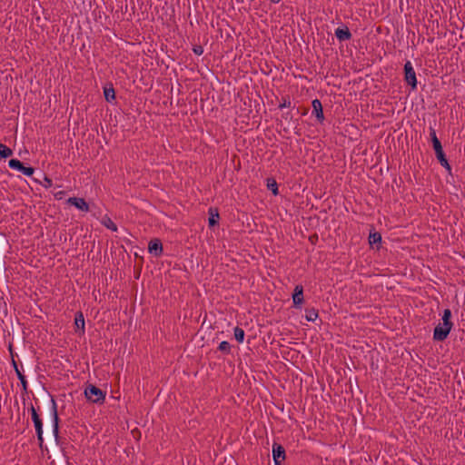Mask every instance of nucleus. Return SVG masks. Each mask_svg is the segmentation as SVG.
I'll use <instances>...</instances> for the list:
<instances>
[{
	"label": "nucleus",
	"mask_w": 465,
	"mask_h": 465,
	"mask_svg": "<svg viewBox=\"0 0 465 465\" xmlns=\"http://www.w3.org/2000/svg\"><path fill=\"white\" fill-rule=\"evenodd\" d=\"M451 312L450 309H445L442 314V322H440L433 331V340L436 341H443L447 339L450 334L453 323L450 321Z\"/></svg>",
	"instance_id": "nucleus-1"
},
{
	"label": "nucleus",
	"mask_w": 465,
	"mask_h": 465,
	"mask_svg": "<svg viewBox=\"0 0 465 465\" xmlns=\"http://www.w3.org/2000/svg\"><path fill=\"white\" fill-rule=\"evenodd\" d=\"M28 411L31 412V417H32V420L35 425L39 447L43 448V444H44L43 420H42L37 410L34 407L33 404L30 405V407L28 408Z\"/></svg>",
	"instance_id": "nucleus-2"
},
{
	"label": "nucleus",
	"mask_w": 465,
	"mask_h": 465,
	"mask_svg": "<svg viewBox=\"0 0 465 465\" xmlns=\"http://www.w3.org/2000/svg\"><path fill=\"white\" fill-rule=\"evenodd\" d=\"M84 396L93 403H103L104 401L105 392L93 384H88L84 389Z\"/></svg>",
	"instance_id": "nucleus-3"
},
{
	"label": "nucleus",
	"mask_w": 465,
	"mask_h": 465,
	"mask_svg": "<svg viewBox=\"0 0 465 465\" xmlns=\"http://www.w3.org/2000/svg\"><path fill=\"white\" fill-rule=\"evenodd\" d=\"M50 403H51V416H52V421H53V434H54L55 441L58 443L59 439H60V436H59L60 418L58 416L57 404H56V401L54 399V397H51Z\"/></svg>",
	"instance_id": "nucleus-4"
},
{
	"label": "nucleus",
	"mask_w": 465,
	"mask_h": 465,
	"mask_svg": "<svg viewBox=\"0 0 465 465\" xmlns=\"http://www.w3.org/2000/svg\"><path fill=\"white\" fill-rule=\"evenodd\" d=\"M8 166L13 169L16 170L18 172H21L23 174L26 176H32L35 173V168L31 166H25L24 163L15 158L10 159L8 162Z\"/></svg>",
	"instance_id": "nucleus-5"
},
{
	"label": "nucleus",
	"mask_w": 465,
	"mask_h": 465,
	"mask_svg": "<svg viewBox=\"0 0 465 465\" xmlns=\"http://www.w3.org/2000/svg\"><path fill=\"white\" fill-rule=\"evenodd\" d=\"M404 79L408 84H410L412 89H416L417 87V78L414 68L411 64V61H407L404 64Z\"/></svg>",
	"instance_id": "nucleus-6"
},
{
	"label": "nucleus",
	"mask_w": 465,
	"mask_h": 465,
	"mask_svg": "<svg viewBox=\"0 0 465 465\" xmlns=\"http://www.w3.org/2000/svg\"><path fill=\"white\" fill-rule=\"evenodd\" d=\"M272 457L275 465H281L285 460V450L282 445L274 443L272 445Z\"/></svg>",
	"instance_id": "nucleus-7"
},
{
	"label": "nucleus",
	"mask_w": 465,
	"mask_h": 465,
	"mask_svg": "<svg viewBox=\"0 0 465 465\" xmlns=\"http://www.w3.org/2000/svg\"><path fill=\"white\" fill-rule=\"evenodd\" d=\"M67 203L74 206L78 210L82 212H89V204L86 203V201L84 198L79 197H70L67 199Z\"/></svg>",
	"instance_id": "nucleus-8"
},
{
	"label": "nucleus",
	"mask_w": 465,
	"mask_h": 465,
	"mask_svg": "<svg viewBox=\"0 0 465 465\" xmlns=\"http://www.w3.org/2000/svg\"><path fill=\"white\" fill-rule=\"evenodd\" d=\"M147 251L156 257L160 256L163 252L162 242L157 238L151 240L148 244Z\"/></svg>",
	"instance_id": "nucleus-9"
},
{
	"label": "nucleus",
	"mask_w": 465,
	"mask_h": 465,
	"mask_svg": "<svg viewBox=\"0 0 465 465\" xmlns=\"http://www.w3.org/2000/svg\"><path fill=\"white\" fill-rule=\"evenodd\" d=\"M292 302L294 307L300 308L303 302V288L302 285H296L292 294Z\"/></svg>",
	"instance_id": "nucleus-10"
},
{
	"label": "nucleus",
	"mask_w": 465,
	"mask_h": 465,
	"mask_svg": "<svg viewBox=\"0 0 465 465\" xmlns=\"http://www.w3.org/2000/svg\"><path fill=\"white\" fill-rule=\"evenodd\" d=\"M104 99L108 103L115 101V91L112 83H108L104 86Z\"/></svg>",
	"instance_id": "nucleus-11"
},
{
	"label": "nucleus",
	"mask_w": 465,
	"mask_h": 465,
	"mask_svg": "<svg viewBox=\"0 0 465 465\" xmlns=\"http://www.w3.org/2000/svg\"><path fill=\"white\" fill-rule=\"evenodd\" d=\"M334 35L339 41H348L351 38V34L347 26L338 27Z\"/></svg>",
	"instance_id": "nucleus-12"
},
{
	"label": "nucleus",
	"mask_w": 465,
	"mask_h": 465,
	"mask_svg": "<svg viewBox=\"0 0 465 465\" xmlns=\"http://www.w3.org/2000/svg\"><path fill=\"white\" fill-rule=\"evenodd\" d=\"M313 114H315L317 120L322 123L324 120L322 105L319 99H314L312 103Z\"/></svg>",
	"instance_id": "nucleus-13"
},
{
	"label": "nucleus",
	"mask_w": 465,
	"mask_h": 465,
	"mask_svg": "<svg viewBox=\"0 0 465 465\" xmlns=\"http://www.w3.org/2000/svg\"><path fill=\"white\" fill-rule=\"evenodd\" d=\"M434 151H435L436 157L439 160L440 163L444 168H446L448 171H450L451 168H450V165L448 160L446 159V156H445V153L443 152L442 146L435 149Z\"/></svg>",
	"instance_id": "nucleus-14"
},
{
	"label": "nucleus",
	"mask_w": 465,
	"mask_h": 465,
	"mask_svg": "<svg viewBox=\"0 0 465 465\" xmlns=\"http://www.w3.org/2000/svg\"><path fill=\"white\" fill-rule=\"evenodd\" d=\"M74 324L76 331L81 330L84 332V317L81 311L77 312L74 315Z\"/></svg>",
	"instance_id": "nucleus-15"
},
{
	"label": "nucleus",
	"mask_w": 465,
	"mask_h": 465,
	"mask_svg": "<svg viewBox=\"0 0 465 465\" xmlns=\"http://www.w3.org/2000/svg\"><path fill=\"white\" fill-rule=\"evenodd\" d=\"M15 373H16L18 380L21 382L23 392L25 394H27L28 393V383H27V380H26L25 376L20 371H17V372H15Z\"/></svg>",
	"instance_id": "nucleus-16"
},
{
	"label": "nucleus",
	"mask_w": 465,
	"mask_h": 465,
	"mask_svg": "<svg viewBox=\"0 0 465 465\" xmlns=\"http://www.w3.org/2000/svg\"><path fill=\"white\" fill-rule=\"evenodd\" d=\"M13 154V151L5 144L0 143V158L5 159Z\"/></svg>",
	"instance_id": "nucleus-17"
},
{
	"label": "nucleus",
	"mask_w": 465,
	"mask_h": 465,
	"mask_svg": "<svg viewBox=\"0 0 465 465\" xmlns=\"http://www.w3.org/2000/svg\"><path fill=\"white\" fill-rule=\"evenodd\" d=\"M430 135L432 142L433 149L435 150L439 147H441V143L436 135V131L431 126L430 127Z\"/></svg>",
	"instance_id": "nucleus-18"
},
{
	"label": "nucleus",
	"mask_w": 465,
	"mask_h": 465,
	"mask_svg": "<svg viewBox=\"0 0 465 465\" xmlns=\"http://www.w3.org/2000/svg\"><path fill=\"white\" fill-rule=\"evenodd\" d=\"M244 335H245L244 331L242 328H240V327L234 328V338L238 342L242 343L243 341Z\"/></svg>",
	"instance_id": "nucleus-19"
},
{
	"label": "nucleus",
	"mask_w": 465,
	"mask_h": 465,
	"mask_svg": "<svg viewBox=\"0 0 465 465\" xmlns=\"http://www.w3.org/2000/svg\"><path fill=\"white\" fill-rule=\"evenodd\" d=\"M305 318L308 322H314L318 318V312L314 309L306 310Z\"/></svg>",
	"instance_id": "nucleus-20"
},
{
	"label": "nucleus",
	"mask_w": 465,
	"mask_h": 465,
	"mask_svg": "<svg viewBox=\"0 0 465 465\" xmlns=\"http://www.w3.org/2000/svg\"><path fill=\"white\" fill-rule=\"evenodd\" d=\"M102 223L106 228L112 230L113 232L117 231L116 224L109 217H104Z\"/></svg>",
	"instance_id": "nucleus-21"
},
{
	"label": "nucleus",
	"mask_w": 465,
	"mask_h": 465,
	"mask_svg": "<svg viewBox=\"0 0 465 465\" xmlns=\"http://www.w3.org/2000/svg\"><path fill=\"white\" fill-rule=\"evenodd\" d=\"M267 187L269 190L272 191V193L274 194V195H277L279 193V191H278V184L276 183L275 180L273 179H269L268 180V183H267Z\"/></svg>",
	"instance_id": "nucleus-22"
},
{
	"label": "nucleus",
	"mask_w": 465,
	"mask_h": 465,
	"mask_svg": "<svg viewBox=\"0 0 465 465\" xmlns=\"http://www.w3.org/2000/svg\"><path fill=\"white\" fill-rule=\"evenodd\" d=\"M370 244H375L381 242V236L379 232L371 233L369 236Z\"/></svg>",
	"instance_id": "nucleus-23"
},
{
	"label": "nucleus",
	"mask_w": 465,
	"mask_h": 465,
	"mask_svg": "<svg viewBox=\"0 0 465 465\" xmlns=\"http://www.w3.org/2000/svg\"><path fill=\"white\" fill-rule=\"evenodd\" d=\"M218 349L224 352V353H230L231 352V344L226 341H222L220 344H219V347Z\"/></svg>",
	"instance_id": "nucleus-24"
},
{
	"label": "nucleus",
	"mask_w": 465,
	"mask_h": 465,
	"mask_svg": "<svg viewBox=\"0 0 465 465\" xmlns=\"http://www.w3.org/2000/svg\"><path fill=\"white\" fill-rule=\"evenodd\" d=\"M219 218L218 213H215L214 214L211 213V216L209 217V225L213 226L217 223V220Z\"/></svg>",
	"instance_id": "nucleus-25"
},
{
	"label": "nucleus",
	"mask_w": 465,
	"mask_h": 465,
	"mask_svg": "<svg viewBox=\"0 0 465 465\" xmlns=\"http://www.w3.org/2000/svg\"><path fill=\"white\" fill-rule=\"evenodd\" d=\"M44 180H45V184L44 186L45 188H49L53 185V181L52 179H50L49 177H47L46 175H44Z\"/></svg>",
	"instance_id": "nucleus-26"
},
{
	"label": "nucleus",
	"mask_w": 465,
	"mask_h": 465,
	"mask_svg": "<svg viewBox=\"0 0 465 465\" xmlns=\"http://www.w3.org/2000/svg\"><path fill=\"white\" fill-rule=\"evenodd\" d=\"M193 51L197 55H201L203 53V49L201 45H195Z\"/></svg>",
	"instance_id": "nucleus-27"
},
{
	"label": "nucleus",
	"mask_w": 465,
	"mask_h": 465,
	"mask_svg": "<svg viewBox=\"0 0 465 465\" xmlns=\"http://www.w3.org/2000/svg\"><path fill=\"white\" fill-rule=\"evenodd\" d=\"M11 358H12V361H11V363H12V365H13V367H14V370H15V372H17V371H20V370H19V368H18L17 362H16V361H15V356H13V357H11Z\"/></svg>",
	"instance_id": "nucleus-28"
},
{
	"label": "nucleus",
	"mask_w": 465,
	"mask_h": 465,
	"mask_svg": "<svg viewBox=\"0 0 465 465\" xmlns=\"http://www.w3.org/2000/svg\"><path fill=\"white\" fill-rule=\"evenodd\" d=\"M291 102L284 100L282 104L279 105L280 108L290 107Z\"/></svg>",
	"instance_id": "nucleus-29"
},
{
	"label": "nucleus",
	"mask_w": 465,
	"mask_h": 465,
	"mask_svg": "<svg viewBox=\"0 0 465 465\" xmlns=\"http://www.w3.org/2000/svg\"><path fill=\"white\" fill-rule=\"evenodd\" d=\"M8 351L10 352L11 357L15 356L14 350H13V344L9 343Z\"/></svg>",
	"instance_id": "nucleus-30"
},
{
	"label": "nucleus",
	"mask_w": 465,
	"mask_h": 465,
	"mask_svg": "<svg viewBox=\"0 0 465 465\" xmlns=\"http://www.w3.org/2000/svg\"><path fill=\"white\" fill-rule=\"evenodd\" d=\"M63 193H64V192H59V193L56 194V196H57V195H59V199H62V194H63Z\"/></svg>",
	"instance_id": "nucleus-31"
},
{
	"label": "nucleus",
	"mask_w": 465,
	"mask_h": 465,
	"mask_svg": "<svg viewBox=\"0 0 465 465\" xmlns=\"http://www.w3.org/2000/svg\"><path fill=\"white\" fill-rule=\"evenodd\" d=\"M63 193H64V192H59V193L56 194V196H57V195H59V199H62V194H63Z\"/></svg>",
	"instance_id": "nucleus-32"
},
{
	"label": "nucleus",
	"mask_w": 465,
	"mask_h": 465,
	"mask_svg": "<svg viewBox=\"0 0 465 465\" xmlns=\"http://www.w3.org/2000/svg\"><path fill=\"white\" fill-rule=\"evenodd\" d=\"M63 193H64V192H59V193L56 194V196H57V195H59V199H62V194H63Z\"/></svg>",
	"instance_id": "nucleus-33"
},
{
	"label": "nucleus",
	"mask_w": 465,
	"mask_h": 465,
	"mask_svg": "<svg viewBox=\"0 0 465 465\" xmlns=\"http://www.w3.org/2000/svg\"><path fill=\"white\" fill-rule=\"evenodd\" d=\"M272 3H279L280 0H271Z\"/></svg>",
	"instance_id": "nucleus-34"
},
{
	"label": "nucleus",
	"mask_w": 465,
	"mask_h": 465,
	"mask_svg": "<svg viewBox=\"0 0 465 465\" xmlns=\"http://www.w3.org/2000/svg\"><path fill=\"white\" fill-rule=\"evenodd\" d=\"M140 274H141V270L138 272V275L136 277L139 278Z\"/></svg>",
	"instance_id": "nucleus-35"
}]
</instances>
